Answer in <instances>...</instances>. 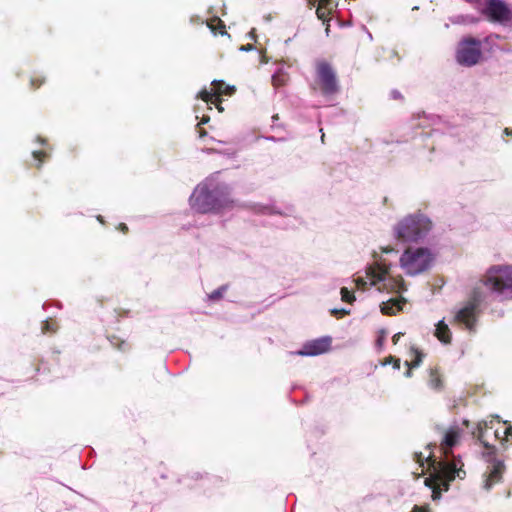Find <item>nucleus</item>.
I'll use <instances>...</instances> for the list:
<instances>
[{
  "mask_svg": "<svg viewBox=\"0 0 512 512\" xmlns=\"http://www.w3.org/2000/svg\"><path fill=\"white\" fill-rule=\"evenodd\" d=\"M463 430L458 426H451L445 433L441 449L445 458L441 461L432 459L431 454L427 456L420 453L416 455L417 462L423 467L422 472H428L429 477L425 479V485L433 489V497L436 498L437 490H447L450 481L455 478H463L465 472L462 470L460 459H449V450L459 443Z\"/></svg>",
  "mask_w": 512,
  "mask_h": 512,
  "instance_id": "nucleus-1",
  "label": "nucleus"
},
{
  "mask_svg": "<svg viewBox=\"0 0 512 512\" xmlns=\"http://www.w3.org/2000/svg\"><path fill=\"white\" fill-rule=\"evenodd\" d=\"M397 251L391 246H381L372 253V261L366 267L365 274L354 279L358 289L367 286L375 287L379 292L400 295L406 290L403 278L394 275L396 266L390 261V256L395 257Z\"/></svg>",
  "mask_w": 512,
  "mask_h": 512,
  "instance_id": "nucleus-2",
  "label": "nucleus"
},
{
  "mask_svg": "<svg viewBox=\"0 0 512 512\" xmlns=\"http://www.w3.org/2000/svg\"><path fill=\"white\" fill-rule=\"evenodd\" d=\"M433 229L431 219L422 212H415L399 219L392 227L396 240L417 242L423 240Z\"/></svg>",
  "mask_w": 512,
  "mask_h": 512,
  "instance_id": "nucleus-3",
  "label": "nucleus"
},
{
  "mask_svg": "<svg viewBox=\"0 0 512 512\" xmlns=\"http://www.w3.org/2000/svg\"><path fill=\"white\" fill-rule=\"evenodd\" d=\"M434 262V254L427 247H408L399 257V266L409 276L428 270Z\"/></svg>",
  "mask_w": 512,
  "mask_h": 512,
  "instance_id": "nucleus-4",
  "label": "nucleus"
},
{
  "mask_svg": "<svg viewBox=\"0 0 512 512\" xmlns=\"http://www.w3.org/2000/svg\"><path fill=\"white\" fill-rule=\"evenodd\" d=\"M231 204L217 191H212L206 183L198 185L190 197V207L197 213L221 212Z\"/></svg>",
  "mask_w": 512,
  "mask_h": 512,
  "instance_id": "nucleus-5",
  "label": "nucleus"
},
{
  "mask_svg": "<svg viewBox=\"0 0 512 512\" xmlns=\"http://www.w3.org/2000/svg\"><path fill=\"white\" fill-rule=\"evenodd\" d=\"M483 285L499 297L512 298V266L490 267L483 277Z\"/></svg>",
  "mask_w": 512,
  "mask_h": 512,
  "instance_id": "nucleus-6",
  "label": "nucleus"
},
{
  "mask_svg": "<svg viewBox=\"0 0 512 512\" xmlns=\"http://www.w3.org/2000/svg\"><path fill=\"white\" fill-rule=\"evenodd\" d=\"M315 92L331 95L337 92L338 84L332 68L326 63H319L316 67V76L312 84Z\"/></svg>",
  "mask_w": 512,
  "mask_h": 512,
  "instance_id": "nucleus-7",
  "label": "nucleus"
},
{
  "mask_svg": "<svg viewBox=\"0 0 512 512\" xmlns=\"http://www.w3.org/2000/svg\"><path fill=\"white\" fill-rule=\"evenodd\" d=\"M235 92V87L226 85L223 81L214 80L211 83L210 89H203L199 92L198 96L206 103L215 104L219 112L223 111L220 105L222 96H230Z\"/></svg>",
  "mask_w": 512,
  "mask_h": 512,
  "instance_id": "nucleus-8",
  "label": "nucleus"
},
{
  "mask_svg": "<svg viewBox=\"0 0 512 512\" xmlns=\"http://www.w3.org/2000/svg\"><path fill=\"white\" fill-rule=\"evenodd\" d=\"M481 58L480 42L474 39H465L459 43L456 59L461 65H475Z\"/></svg>",
  "mask_w": 512,
  "mask_h": 512,
  "instance_id": "nucleus-9",
  "label": "nucleus"
},
{
  "mask_svg": "<svg viewBox=\"0 0 512 512\" xmlns=\"http://www.w3.org/2000/svg\"><path fill=\"white\" fill-rule=\"evenodd\" d=\"M484 13L494 22L501 24L512 23V8L501 0H487Z\"/></svg>",
  "mask_w": 512,
  "mask_h": 512,
  "instance_id": "nucleus-10",
  "label": "nucleus"
},
{
  "mask_svg": "<svg viewBox=\"0 0 512 512\" xmlns=\"http://www.w3.org/2000/svg\"><path fill=\"white\" fill-rule=\"evenodd\" d=\"M478 301L479 300L474 299L459 309L455 315L456 321L464 324L468 329H472L476 321V309Z\"/></svg>",
  "mask_w": 512,
  "mask_h": 512,
  "instance_id": "nucleus-11",
  "label": "nucleus"
},
{
  "mask_svg": "<svg viewBox=\"0 0 512 512\" xmlns=\"http://www.w3.org/2000/svg\"><path fill=\"white\" fill-rule=\"evenodd\" d=\"M330 338H320L313 340L304 345L303 349L298 352L299 355L316 356L329 350Z\"/></svg>",
  "mask_w": 512,
  "mask_h": 512,
  "instance_id": "nucleus-12",
  "label": "nucleus"
},
{
  "mask_svg": "<svg viewBox=\"0 0 512 512\" xmlns=\"http://www.w3.org/2000/svg\"><path fill=\"white\" fill-rule=\"evenodd\" d=\"M489 474L484 480V488L489 490L495 483L499 482L504 471V464L502 461L492 459L488 466Z\"/></svg>",
  "mask_w": 512,
  "mask_h": 512,
  "instance_id": "nucleus-13",
  "label": "nucleus"
},
{
  "mask_svg": "<svg viewBox=\"0 0 512 512\" xmlns=\"http://www.w3.org/2000/svg\"><path fill=\"white\" fill-rule=\"evenodd\" d=\"M405 303V298L401 296L397 298H391L381 303L380 310L383 314L394 315L397 312L403 310Z\"/></svg>",
  "mask_w": 512,
  "mask_h": 512,
  "instance_id": "nucleus-14",
  "label": "nucleus"
},
{
  "mask_svg": "<svg viewBox=\"0 0 512 512\" xmlns=\"http://www.w3.org/2000/svg\"><path fill=\"white\" fill-rule=\"evenodd\" d=\"M423 353L418 350L416 347L411 346L407 358L405 359V365L408 367V370L406 371V377H411V369L418 367L423 359Z\"/></svg>",
  "mask_w": 512,
  "mask_h": 512,
  "instance_id": "nucleus-15",
  "label": "nucleus"
},
{
  "mask_svg": "<svg viewBox=\"0 0 512 512\" xmlns=\"http://www.w3.org/2000/svg\"><path fill=\"white\" fill-rule=\"evenodd\" d=\"M434 335L440 342L444 344H448L451 341V332L444 320H440L436 324Z\"/></svg>",
  "mask_w": 512,
  "mask_h": 512,
  "instance_id": "nucleus-16",
  "label": "nucleus"
},
{
  "mask_svg": "<svg viewBox=\"0 0 512 512\" xmlns=\"http://www.w3.org/2000/svg\"><path fill=\"white\" fill-rule=\"evenodd\" d=\"M337 6V0H319L316 10L319 19H325Z\"/></svg>",
  "mask_w": 512,
  "mask_h": 512,
  "instance_id": "nucleus-17",
  "label": "nucleus"
},
{
  "mask_svg": "<svg viewBox=\"0 0 512 512\" xmlns=\"http://www.w3.org/2000/svg\"><path fill=\"white\" fill-rule=\"evenodd\" d=\"M493 420H485V421H481L477 424V432H473L474 434H476V436L478 437V439L485 445L487 446V443L485 442V437H486V434H487V431L488 429H492L493 426Z\"/></svg>",
  "mask_w": 512,
  "mask_h": 512,
  "instance_id": "nucleus-18",
  "label": "nucleus"
},
{
  "mask_svg": "<svg viewBox=\"0 0 512 512\" xmlns=\"http://www.w3.org/2000/svg\"><path fill=\"white\" fill-rule=\"evenodd\" d=\"M428 385L435 391H440L443 388L442 378L436 370L430 371Z\"/></svg>",
  "mask_w": 512,
  "mask_h": 512,
  "instance_id": "nucleus-19",
  "label": "nucleus"
},
{
  "mask_svg": "<svg viewBox=\"0 0 512 512\" xmlns=\"http://www.w3.org/2000/svg\"><path fill=\"white\" fill-rule=\"evenodd\" d=\"M256 212L263 213V214H280L285 215L286 217L290 216L289 212L291 209H287V212H282L279 210H276L273 206H263V205H257L255 207Z\"/></svg>",
  "mask_w": 512,
  "mask_h": 512,
  "instance_id": "nucleus-20",
  "label": "nucleus"
},
{
  "mask_svg": "<svg viewBox=\"0 0 512 512\" xmlns=\"http://www.w3.org/2000/svg\"><path fill=\"white\" fill-rule=\"evenodd\" d=\"M208 27L214 34H216V33H220L222 35L226 34V31L224 30L225 26H224L223 22L218 18L212 19L208 23Z\"/></svg>",
  "mask_w": 512,
  "mask_h": 512,
  "instance_id": "nucleus-21",
  "label": "nucleus"
},
{
  "mask_svg": "<svg viewBox=\"0 0 512 512\" xmlns=\"http://www.w3.org/2000/svg\"><path fill=\"white\" fill-rule=\"evenodd\" d=\"M341 300L343 302L353 303L355 301V296L352 292H350L347 288L343 287L340 291Z\"/></svg>",
  "mask_w": 512,
  "mask_h": 512,
  "instance_id": "nucleus-22",
  "label": "nucleus"
},
{
  "mask_svg": "<svg viewBox=\"0 0 512 512\" xmlns=\"http://www.w3.org/2000/svg\"><path fill=\"white\" fill-rule=\"evenodd\" d=\"M285 82V78L284 76L280 73V71H278L277 73H275L273 76H272V83L275 87H279L281 85H283Z\"/></svg>",
  "mask_w": 512,
  "mask_h": 512,
  "instance_id": "nucleus-23",
  "label": "nucleus"
},
{
  "mask_svg": "<svg viewBox=\"0 0 512 512\" xmlns=\"http://www.w3.org/2000/svg\"><path fill=\"white\" fill-rule=\"evenodd\" d=\"M386 335H387V333H386V331H385V330H381V331L379 332L378 338H377V340H376V345H377V347H379V348H382V347H383L384 342H385V339H386Z\"/></svg>",
  "mask_w": 512,
  "mask_h": 512,
  "instance_id": "nucleus-24",
  "label": "nucleus"
},
{
  "mask_svg": "<svg viewBox=\"0 0 512 512\" xmlns=\"http://www.w3.org/2000/svg\"><path fill=\"white\" fill-rule=\"evenodd\" d=\"M224 290H225V288H221V289H219V290L214 291L213 293H211V294L209 295V298H210L211 300H214V299H218V298H220V297H221V295H222V293L224 292Z\"/></svg>",
  "mask_w": 512,
  "mask_h": 512,
  "instance_id": "nucleus-25",
  "label": "nucleus"
},
{
  "mask_svg": "<svg viewBox=\"0 0 512 512\" xmlns=\"http://www.w3.org/2000/svg\"><path fill=\"white\" fill-rule=\"evenodd\" d=\"M411 512H430V510L425 506H414Z\"/></svg>",
  "mask_w": 512,
  "mask_h": 512,
  "instance_id": "nucleus-26",
  "label": "nucleus"
},
{
  "mask_svg": "<svg viewBox=\"0 0 512 512\" xmlns=\"http://www.w3.org/2000/svg\"><path fill=\"white\" fill-rule=\"evenodd\" d=\"M502 433L504 435V439L507 440L510 436H512V427H506Z\"/></svg>",
  "mask_w": 512,
  "mask_h": 512,
  "instance_id": "nucleus-27",
  "label": "nucleus"
},
{
  "mask_svg": "<svg viewBox=\"0 0 512 512\" xmlns=\"http://www.w3.org/2000/svg\"><path fill=\"white\" fill-rule=\"evenodd\" d=\"M331 313H332V315L336 316V315H338V313L349 314L350 311L346 310V309H341V310L333 309V310H331Z\"/></svg>",
  "mask_w": 512,
  "mask_h": 512,
  "instance_id": "nucleus-28",
  "label": "nucleus"
},
{
  "mask_svg": "<svg viewBox=\"0 0 512 512\" xmlns=\"http://www.w3.org/2000/svg\"><path fill=\"white\" fill-rule=\"evenodd\" d=\"M402 335H403V333H401V332L396 333V334L393 336V338H392L393 343H394V344H397V343H398V341L400 340V338H401V336H402Z\"/></svg>",
  "mask_w": 512,
  "mask_h": 512,
  "instance_id": "nucleus-29",
  "label": "nucleus"
},
{
  "mask_svg": "<svg viewBox=\"0 0 512 512\" xmlns=\"http://www.w3.org/2000/svg\"><path fill=\"white\" fill-rule=\"evenodd\" d=\"M393 363V367L394 369H400V359L396 358L394 359V361L392 362Z\"/></svg>",
  "mask_w": 512,
  "mask_h": 512,
  "instance_id": "nucleus-30",
  "label": "nucleus"
},
{
  "mask_svg": "<svg viewBox=\"0 0 512 512\" xmlns=\"http://www.w3.org/2000/svg\"><path fill=\"white\" fill-rule=\"evenodd\" d=\"M252 49H253L252 45H246V46H241L240 47L241 51H251Z\"/></svg>",
  "mask_w": 512,
  "mask_h": 512,
  "instance_id": "nucleus-31",
  "label": "nucleus"
},
{
  "mask_svg": "<svg viewBox=\"0 0 512 512\" xmlns=\"http://www.w3.org/2000/svg\"><path fill=\"white\" fill-rule=\"evenodd\" d=\"M248 37L251 39V40H256V34H255V30L252 29L249 34H248Z\"/></svg>",
  "mask_w": 512,
  "mask_h": 512,
  "instance_id": "nucleus-32",
  "label": "nucleus"
},
{
  "mask_svg": "<svg viewBox=\"0 0 512 512\" xmlns=\"http://www.w3.org/2000/svg\"><path fill=\"white\" fill-rule=\"evenodd\" d=\"M394 361V358L393 357H388L384 362H383V365H388L390 363H392Z\"/></svg>",
  "mask_w": 512,
  "mask_h": 512,
  "instance_id": "nucleus-33",
  "label": "nucleus"
},
{
  "mask_svg": "<svg viewBox=\"0 0 512 512\" xmlns=\"http://www.w3.org/2000/svg\"><path fill=\"white\" fill-rule=\"evenodd\" d=\"M42 155H43V153H42V152H38V151H34V152H33V156H34V158H36V159H38V158H39L40 156H42Z\"/></svg>",
  "mask_w": 512,
  "mask_h": 512,
  "instance_id": "nucleus-34",
  "label": "nucleus"
},
{
  "mask_svg": "<svg viewBox=\"0 0 512 512\" xmlns=\"http://www.w3.org/2000/svg\"><path fill=\"white\" fill-rule=\"evenodd\" d=\"M494 434H495V437H496V438H500V437H501V436H500V432H499V430H498V429H496V430H495Z\"/></svg>",
  "mask_w": 512,
  "mask_h": 512,
  "instance_id": "nucleus-35",
  "label": "nucleus"
},
{
  "mask_svg": "<svg viewBox=\"0 0 512 512\" xmlns=\"http://www.w3.org/2000/svg\"><path fill=\"white\" fill-rule=\"evenodd\" d=\"M208 120H209V118H208V117H203V119H202L201 123H207V122H208Z\"/></svg>",
  "mask_w": 512,
  "mask_h": 512,
  "instance_id": "nucleus-36",
  "label": "nucleus"
},
{
  "mask_svg": "<svg viewBox=\"0 0 512 512\" xmlns=\"http://www.w3.org/2000/svg\"><path fill=\"white\" fill-rule=\"evenodd\" d=\"M400 96V94L398 92H393V97L394 98H398Z\"/></svg>",
  "mask_w": 512,
  "mask_h": 512,
  "instance_id": "nucleus-37",
  "label": "nucleus"
}]
</instances>
